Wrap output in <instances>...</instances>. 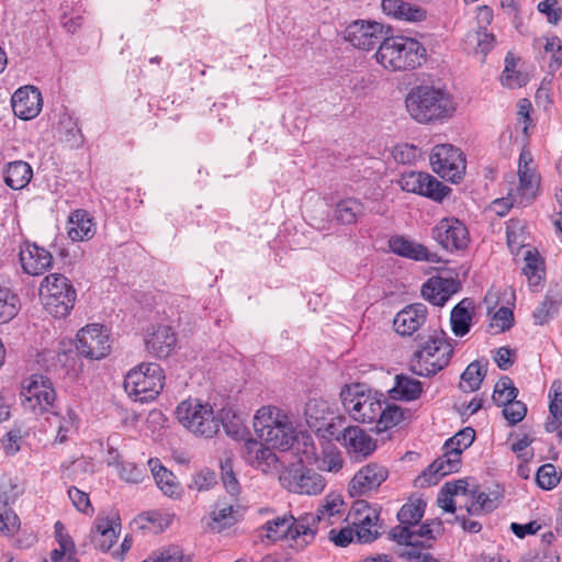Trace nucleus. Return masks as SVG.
Here are the masks:
<instances>
[{"instance_id": "nucleus-62", "label": "nucleus", "mask_w": 562, "mask_h": 562, "mask_svg": "<svg viewBox=\"0 0 562 562\" xmlns=\"http://www.w3.org/2000/svg\"><path fill=\"white\" fill-rule=\"evenodd\" d=\"M549 397L550 414L555 420H560L562 418V383L560 381H554L552 383Z\"/></svg>"}, {"instance_id": "nucleus-15", "label": "nucleus", "mask_w": 562, "mask_h": 562, "mask_svg": "<svg viewBox=\"0 0 562 562\" xmlns=\"http://www.w3.org/2000/svg\"><path fill=\"white\" fill-rule=\"evenodd\" d=\"M389 27L376 21L357 20L344 31V37L353 47L371 50L386 37Z\"/></svg>"}, {"instance_id": "nucleus-2", "label": "nucleus", "mask_w": 562, "mask_h": 562, "mask_svg": "<svg viewBox=\"0 0 562 562\" xmlns=\"http://www.w3.org/2000/svg\"><path fill=\"white\" fill-rule=\"evenodd\" d=\"M405 105L411 117L422 124L447 120L456 111L451 95L445 89L429 85L412 88Z\"/></svg>"}, {"instance_id": "nucleus-28", "label": "nucleus", "mask_w": 562, "mask_h": 562, "mask_svg": "<svg viewBox=\"0 0 562 562\" xmlns=\"http://www.w3.org/2000/svg\"><path fill=\"white\" fill-rule=\"evenodd\" d=\"M460 467L461 456L450 449H443V454L437 458L423 475L429 484H436L441 477L458 472Z\"/></svg>"}, {"instance_id": "nucleus-51", "label": "nucleus", "mask_w": 562, "mask_h": 562, "mask_svg": "<svg viewBox=\"0 0 562 562\" xmlns=\"http://www.w3.org/2000/svg\"><path fill=\"white\" fill-rule=\"evenodd\" d=\"M496 507V501L485 493L471 492L465 502L467 512L470 515H481L492 512Z\"/></svg>"}, {"instance_id": "nucleus-21", "label": "nucleus", "mask_w": 562, "mask_h": 562, "mask_svg": "<svg viewBox=\"0 0 562 562\" xmlns=\"http://www.w3.org/2000/svg\"><path fill=\"white\" fill-rule=\"evenodd\" d=\"M19 259L23 271L29 276H41L53 266L52 254L30 241L21 244Z\"/></svg>"}, {"instance_id": "nucleus-31", "label": "nucleus", "mask_w": 562, "mask_h": 562, "mask_svg": "<svg viewBox=\"0 0 562 562\" xmlns=\"http://www.w3.org/2000/svg\"><path fill=\"white\" fill-rule=\"evenodd\" d=\"M120 525L108 518H99L92 531L91 541L95 549L108 551L117 540Z\"/></svg>"}, {"instance_id": "nucleus-30", "label": "nucleus", "mask_w": 562, "mask_h": 562, "mask_svg": "<svg viewBox=\"0 0 562 562\" xmlns=\"http://www.w3.org/2000/svg\"><path fill=\"white\" fill-rule=\"evenodd\" d=\"M67 234L72 241L91 239L95 234L93 218L83 210L74 211L68 220Z\"/></svg>"}, {"instance_id": "nucleus-34", "label": "nucleus", "mask_w": 562, "mask_h": 562, "mask_svg": "<svg viewBox=\"0 0 562 562\" xmlns=\"http://www.w3.org/2000/svg\"><path fill=\"white\" fill-rule=\"evenodd\" d=\"M473 301L463 299L451 311L450 323L452 333L463 337L470 330L472 324Z\"/></svg>"}, {"instance_id": "nucleus-43", "label": "nucleus", "mask_w": 562, "mask_h": 562, "mask_svg": "<svg viewBox=\"0 0 562 562\" xmlns=\"http://www.w3.org/2000/svg\"><path fill=\"white\" fill-rule=\"evenodd\" d=\"M48 422L50 425H56V441L59 443L65 442L68 437L77 429V415L71 409H67L66 414L64 415L53 413L52 416L48 417Z\"/></svg>"}, {"instance_id": "nucleus-13", "label": "nucleus", "mask_w": 562, "mask_h": 562, "mask_svg": "<svg viewBox=\"0 0 562 562\" xmlns=\"http://www.w3.org/2000/svg\"><path fill=\"white\" fill-rule=\"evenodd\" d=\"M434 172L451 182L461 180L465 171L462 151L451 144L436 145L429 157Z\"/></svg>"}, {"instance_id": "nucleus-3", "label": "nucleus", "mask_w": 562, "mask_h": 562, "mask_svg": "<svg viewBox=\"0 0 562 562\" xmlns=\"http://www.w3.org/2000/svg\"><path fill=\"white\" fill-rule=\"evenodd\" d=\"M376 63L391 72L413 70L422 66L426 49L420 42L407 36H386L374 54Z\"/></svg>"}, {"instance_id": "nucleus-11", "label": "nucleus", "mask_w": 562, "mask_h": 562, "mask_svg": "<svg viewBox=\"0 0 562 562\" xmlns=\"http://www.w3.org/2000/svg\"><path fill=\"white\" fill-rule=\"evenodd\" d=\"M20 398L24 411L34 415H43L54 408L56 391L47 376L33 374L23 381Z\"/></svg>"}, {"instance_id": "nucleus-12", "label": "nucleus", "mask_w": 562, "mask_h": 562, "mask_svg": "<svg viewBox=\"0 0 562 562\" xmlns=\"http://www.w3.org/2000/svg\"><path fill=\"white\" fill-rule=\"evenodd\" d=\"M273 448L260 439L248 437L244 439L240 456L243 460L252 469L267 475H278L282 473V463L273 452Z\"/></svg>"}, {"instance_id": "nucleus-6", "label": "nucleus", "mask_w": 562, "mask_h": 562, "mask_svg": "<svg viewBox=\"0 0 562 562\" xmlns=\"http://www.w3.org/2000/svg\"><path fill=\"white\" fill-rule=\"evenodd\" d=\"M453 347L443 333L430 336L411 358V370L420 376H431L445 369Z\"/></svg>"}, {"instance_id": "nucleus-25", "label": "nucleus", "mask_w": 562, "mask_h": 562, "mask_svg": "<svg viewBox=\"0 0 562 562\" xmlns=\"http://www.w3.org/2000/svg\"><path fill=\"white\" fill-rule=\"evenodd\" d=\"M380 7L386 16L400 22L418 23L428 16L426 9L406 0H382Z\"/></svg>"}, {"instance_id": "nucleus-14", "label": "nucleus", "mask_w": 562, "mask_h": 562, "mask_svg": "<svg viewBox=\"0 0 562 562\" xmlns=\"http://www.w3.org/2000/svg\"><path fill=\"white\" fill-rule=\"evenodd\" d=\"M77 351L90 360L105 358L111 351L108 329L99 324H89L77 333Z\"/></svg>"}, {"instance_id": "nucleus-26", "label": "nucleus", "mask_w": 562, "mask_h": 562, "mask_svg": "<svg viewBox=\"0 0 562 562\" xmlns=\"http://www.w3.org/2000/svg\"><path fill=\"white\" fill-rule=\"evenodd\" d=\"M458 290L459 282L453 278L432 277L423 285L422 295L431 304L442 306Z\"/></svg>"}, {"instance_id": "nucleus-52", "label": "nucleus", "mask_w": 562, "mask_h": 562, "mask_svg": "<svg viewBox=\"0 0 562 562\" xmlns=\"http://www.w3.org/2000/svg\"><path fill=\"white\" fill-rule=\"evenodd\" d=\"M518 390L514 386L512 380L507 376H504L497 381L493 392V401L496 405H505L512 400L517 397Z\"/></svg>"}, {"instance_id": "nucleus-63", "label": "nucleus", "mask_w": 562, "mask_h": 562, "mask_svg": "<svg viewBox=\"0 0 562 562\" xmlns=\"http://www.w3.org/2000/svg\"><path fill=\"white\" fill-rule=\"evenodd\" d=\"M144 562H191L190 558L186 557L181 549L170 547L161 550L155 557L145 560Z\"/></svg>"}, {"instance_id": "nucleus-58", "label": "nucleus", "mask_w": 562, "mask_h": 562, "mask_svg": "<svg viewBox=\"0 0 562 562\" xmlns=\"http://www.w3.org/2000/svg\"><path fill=\"white\" fill-rule=\"evenodd\" d=\"M514 325V314L508 307H501L491 318L490 327L495 333H504Z\"/></svg>"}, {"instance_id": "nucleus-4", "label": "nucleus", "mask_w": 562, "mask_h": 562, "mask_svg": "<svg viewBox=\"0 0 562 562\" xmlns=\"http://www.w3.org/2000/svg\"><path fill=\"white\" fill-rule=\"evenodd\" d=\"M252 427L257 438L272 448L286 450L296 438L289 415L278 406L265 405L258 408Z\"/></svg>"}, {"instance_id": "nucleus-57", "label": "nucleus", "mask_w": 562, "mask_h": 562, "mask_svg": "<svg viewBox=\"0 0 562 562\" xmlns=\"http://www.w3.org/2000/svg\"><path fill=\"white\" fill-rule=\"evenodd\" d=\"M536 481L539 487L546 491H550L554 488L560 482V475L553 464L546 463L538 469Z\"/></svg>"}, {"instance_id": "nucleus-22", "label": "nucleus", "mask_w": 562, "mask_h": 562, "mask_svg": "<svg viewBox=\"0 0 562 562\" xmlns=\"http://www.w3.org/2000/svg\"><path fill=\"white\" fill-rule=\"evenodd\" d=\"M13 113L21 120L36 117L43 108L41 91L34 86L19 88L11 98Z\"/></svg>"}, {"instance_id": "nucleus-38", "label": "nucleus", "mask_w": 562, "mask_h": 562, "mask_svg": "<svg viewBox=\"0 0 562 562\" xmlns=\"http://www.w3.org/2000/svg\"><path fill=\"white\" fill-rule=\"evenodd\" d=\"M330 405L323 400L312 398L305 405V419L312 430H319L325 420L333 415Z\"/></svg>"}, {"instance_id": "nucleus-47", "label": "nucleus", "mask_w": 562, "mask_h": 562, "mask_svg": "<svg viewBox=\"0 0 562 562\" xmlns=\"http://www.w3.org/2000/svg\"><path fill=\"white\" fill-rule=\"evenodd\" d=\"M425 506L426 504L422 499L404 504L397 513V519L400 521L398 526H409V528H413L418 525L424 516Z\"/></svg>"}, {"instance_id": "nucleus-61", "label": "nucleus", "mask_w": 562, "mask_h": 562, "mask_svg": "<svg viewBox=\"0 0 562 562\" xmlns=\"http://www.w3.org/2000/svg\"><path fill=\"white\" fill-rule=\"evenodd\" d=\"M216 484V474L207 469L198 472L190 483L189 487L198 492L209 491Z\"/></svg>"}, {"instance_id": "nucleus-64", "label": "nucleus", "mask_w": 562, "mask_h": 562, "mask_svg": "<svg viewBox=\"0 0 562 562\" xmlns=\"http://www.w3.org/2000/svg\"><path fill=\"white\" fill-rule=\"evenodd\" d=\"M544 49L548 53H552V59L549 64L550 68L558 69L562 66V45L561 40L558 36H551L547 38Z\"/></svg>"}, {"instance_id": "nucleus-39", "label": "nucleus", "mask_w": 562, "mask_h": 562, "mask_svg": "<svg viewBox=\"0 0 562 562\" xmlns=\"http://www.w3.org/2000/svg\"><path fill=\"white\" fill-rule=\"evenodd\" d=\"M237 521L233 505L217 503L210 514L207 527L213 532H221Z\"/></svg>"}, {"instance_id": "nucleus-45", "label": "nucleus", "mask_w": 562, "mask_h": 562, "mask_svg": "<svg viewBox=\"0 0 562 562\" xmlns=\"http://www.w3.org/2000/svg\"><path fill=\"white\" fill-rule=\"evenodd\" d=\"M516 67L517 63L514 56L512 54H507L505 58V68L501 76V81L503 86L510 89H515L520 88L528 82V74L517 70Z\"/></svg>"}, {"instance_id": "nucleus-5", "label": "nucleus", "mask_w": 562, "mask_h": 562, "mask_svg": "<svg viewBox=\"0 0 562 562\" xmlns=\"http://www.w3.org/2000/svg\"><path fill=\"white\" fill-rule=\"evenodd\" d=\"M315 524L316 518L312 514L302 515L297 519L292 515H284L267 521L262 529L268 540L277 541L284 538L290 547L303 550L315 539Z\"/></svg>"}, {"instance_id": "nucleus-42", "label": "nucleus", "mask_w": 562, "mask_h": 562, "mask_svg": "<svg viewBox=\"0 0 562 562\" xmlns=\"http://www.w3.org/2000/svg\"><path fill=\"white\" fill-rule=\"evenodd\" d=\"M494 42V35L486 30L470 31L464 37L465 49L483 56L493 48Z\"/></svg>"}, {"instance_id": "nucleus-36", "label": "nucleus", "mask_w": 562, "mask_h": 562, "mask_svg": "<svg viewBox=\"0 0 562 562\" xmlns=\"http://www.w3.org/2000/svg\"><path fill=\"white\" fill-rule=\"evenodd\" d=\"M422 383L407 375H396L395 384L389 391L390 397L396 401H414L422 394Z\"/></svg>"}, {"instance_id": "nucleus-19", "label": "nucleus", "mask_w": 562, "mask_h": 562, "mask_svg": "<svg viewBox=\"0 0 562 562\" xmlns=\"http://www.w3.org/2000/svg\"><path fill=\"white\" fill-rule=\"evenodd\" d=\"M279 481L288 491L306 495H317L326 485L323 475L313 470H284Z\"/></svg>"}, {"instance_id": "nucleus-7", "label": "nucleus", "mask_w": 562, "mask_h": 562, "mask_svg": "<svg viewBox=\"0 0 562 562\" xmlns=\"http://www.w3.org/2000/svg\"><path fill=\"white\" fill-rule=\"evenodd\" d=\"M340 400L345 411L353 420L371 424L381 414L383 394L356 383L342 387Z\"/></svg>"}, {"instance_id": "nucleus-53", "label": "nucleus", "mask_w": 562, "mask_h": 562, "mask_svg": "<svg viewBox=\"0 0 562 562\" xmlns=\"http://www.w3.org/2000/svg\"><path fill=\"white\" fill-rule=\"evenodd\" d=\"M474 439V429L471 427H465L458 431L453 437L448 439L443 446V449H450L461 456V453L473 443Z\"/></svg>"}, {"instance_id": "nucleus-1", "label": "nucleus", "mask_w": 562, "mask_h": 562, "mask_svg": "<svg viewBox=\"0 0 562 562\" xmlns=\"http://www.w3.org/2000/svg\"><path fill=\"white\" fill-rule=\"evenodd\" d=\"M518 180L514 175L506 177V195L492 202V210L499 216H504L513 206H525L531 203L539 192L540 175L537 172L532 155L522 149L519 155Z\"/></svg>"}, {"instance_id": "nucleus-40", "label": "nucleus", "mask_w": 562, "mask_h": 562, "mask_svg": "<svg viewBox=\"0 0 562 562\" xmlns=\"http://www.w3.org/2000/svg\"><path fill=\"white\" fill-rule=\"evenodd\" d=\"M487 372V362L475 360L471 362L461 374L460 387L464 392H474L480 389Z\"/></svg>"}, {"instance_id": "nucleus-48", "label": "nucleus", "mask_w": 562, "mask_h": 562, "mask_svg": "<svg viewBox=\"0 0 562 562\" xmlns=\"http://www.w3.org/2000/svg\"><path fill=\"white\" fill-rule=\"evenodd\" d=\"M346 418L341 415H336L333 412V415L325 420L324 425L319 427V430H315V432L323 439L326 440H337L342 441V431L345 427Z\"/></svg>"}, {"instance_id": "nucleus-59", "label": "nucleus", "mask_w": 562, "mask_h": 562, "mask_svg": "<svg viewBox=\"0 0 562 562\" xmlns=\"http://www.w3.org/2000/svg\"><path fill=\"white\" fill-rule=\"evenodd\" d=\"M502 406L503 416L510 425L518 424L525 418L527 414L526 405L520 401H516V398Z\"/></svg>"}, {"instance_id": "nucleus-33", "label": "nucleus", "mask_w": 562, "mask_h": 562, "mask_svg": "<svg viewBox=\"0 0 562 562\" xmlns=\"http://www.w3.org/2000/svg\"><path fill=\"white\" fill-rule=\"evenodd\" d=\"M216 417L218 419V426L222 425L228 436L236 440L246 439L245 436L248 431L245 426V420L236 409L231 406H225L220 411Z\"/></svg>"}, {"instance_id": "nucleus-41", "label": "nucleus", "mask_w": 562, "mask_h": 562, "mask_svg": "<svg viewBox=\"0 0 562 562\" xmlns=\"http://www.w3.org/2000/svg\"><path fill=\"white\" fill-rule=\"evenodd\" d=\"M363 214H364L363 204L355 198H347V199L340 200L336 204L335 217L341 224H345V225L353 224V223H356L358 217L362 216Z\"/></svg>"}, {"instance_id": "nucleus-56", "label": "nucleus", "mask_w": 562, "mask_h": 562, "mask_svg": "<svg viewBox=\"0 0 562 562\" xmlns=\"http://www.w3.org/2000/svg\"><path fill=\"white\" fill-rule=\"evenodd\" d=\"M20 527L18 515L7 506L5 503H0V535L12 536Z\"/></svg>"}, {"instance_id": "nucleus-55", "label": "nucleus", "mask_w": 562, "mask_h": 562, "mask_svg": "<svg viewBox=\"0 0 562 562\" xmlns=\"http://www.w3.org/2000/svg\"><path fill=\"white\" fill-rule=\"evenodd\" d=\"M55 528V538L59 546V549L64 550L66 553V562H78L76 559V547L70 536L67 533L65 526L57 521L54 526Z\"/></svg>"}, {"instance_id": "nucleus-50", "label": "nucleus", "mask_w": 562, "mask_h": 562, "mask_svg": "<svg viewBox=\"0 0 562 562\" xmlns=\"http://www.w3.org/2000/svg\"><path fill=\"white\" fill-rule=\"evenodd\" d=\"M384 401L381 403V414L378 415L376 418V427L380 431L390 429L396 425H398L403 417V409L395 404H386L383 406Z\"/></svg>"}, {"instance_id": "nucleus-37", "label": "nucleus", "mask_w": 562, "mask_h": 562, "mask_svg": "<svg viewBox=\"0 0 562 562\" xmlns=\"http://www.w3.org/2000/svg\"><path fill=\"white\" fill-rule=\"evenodd\" d=\"M390 248L394 254L415 260H428V249L403 236H394L390 239Z\"/></svg>"}, {"instance_id": "nucleus-49", "label": "nucleus", "mask_w": 562, "mask_h": 562, "mask_svg": "<svg viewBox=\"0 0 562 562\" xmlns=\"http://www.w3.org/2000/svg\"><path fill=\"white\" fill-rule=\"evenodd\" d=\"M525 262L522 271L528 279L529 285L537 286L544 274L543 261L537 252L528 250L525 254Z\"/></svg>"}, {"instance_id": "nucleus-54", "label": "nucleus", "mask_w": 562, "mask_h": 562, "mask_svg": "<svg viewBox=\"0 0 562 562\" xmlns=\"http://www.w3.org/2000/svg\"><path fill=\"white\" fill-rule=\"evenodd\" d=\"M318 468L323 471L338 472L344 464L340 451L334 446L328 445L321 459H318Z\"/></svg>"}, {"instance_id": "nucleus-29", "label": "nucleus", "mask_w": 562, "mask_h": 562, "mask_svg": "<svg viewBox=\"0 0 562 562\" xmlns=\"http://www.w3.org/2000/svg\"><path fill=\"white\" fill-rule=\"evenodd\" d=\"M434 526L439 529L440 524H423L419 527L416 525L413 528H409V526H396L392 529L391 533L398 544L418 547L423 546L425 540L434 538Z\"/></svg>"}, {"instance_id": "nucleus-8", "label": "nucleus", "mask_w": 562, "mask_h": 562, "mask_svg": "<svg viewBox=\"0 0 562 562\" xmlns=\"http://www.w3.org/2000/svg\"><path fill=\"white\" fill-rule=\"evenodd\" d=\"M76 290L60 273L46 276L40 284V297L45 311L56 318L66 317L74 308Z\"/></svg>"}, {"instance_id": "nucleus-9", "label": "nucleus", "mask_w": 562, "mask_h": 562, "mask_svg": "<svg viewBox=\"0 0 562 562\" xmlns=\"http://www.w3.org/2000/svg\"><path fill=\"white\" fill-rule=\"evenodd\" d=\"M164 381V370L158 363H140L125 375L124 389L135 402H148L160 393Z\"/></svg>"}, {"instance_id": "nucleus-24", "label": "nucleus", "mask_w": 562, "mask_h": 562, "mask_svg": "<svg viewBox=\"0 0 562 562\" xmlns=\"http://www.w3.org/2000/svg\"><path fill=\"white\" fill-rule=\"evenodd\" d=\"M428 311L422 303L405 306L394 317L393 326L401 336H412L427 321Z\"/></svg>"}, {"instance_id": "nucleus-17", "label": "nucleus", "mask_w": 562, "mask_h": 562, "mask_svg": "<svg viewBox=\"0 0 562 562\" xmlns=\"http://www.w3.org/2000/svg\"><path fill=\"white\" fill-rule=\"evenodd\" d=\"M349 518L355 527L359 542L368 543L379 536V510L367 501L358 499L353 503Z\"/></svg>"}, {"instance_id": "nucleus-46", "label": "nucleus", "mask_w": 562, "mask_h": 562, "mask_svg": "<svg viewBox=\"0 0 562 562\" xmlns=\"http://www.w3.org/2000/svg\"><path fill=\"white\" fill-rule=\"evenodd\" d=\"M344 502L339 496H331L326 498V503L318 508L317 514L314 515L316 522H326L334 525L337 519L342 517Z\"/></svg>"}, {"instance_id": "nucleus-35", "label": "nucleus", "mask_w": 562, "mask_h": 562, "mask_svg": "<svg viewBox=\"0 0 562 562\" xmlns=\"http://www.w3.org/2000/svg\"><path fill=\"white\" fill-rule=\"evenodd\" d=\"M33 177L32 167L23 160L9 162L4 169V182L13 190L25 188Z\"/></svg>"}, {"instance_id": "nucleus-10", "label": "nucleus", "mask_w": 562, "mask_h": 562, "mask_svg": "<svg viewBox=\"0 0 562 562\" xmlns=\"http://www.w3.org/2000/svg\"><path fill=\"white\" fill-rule=\"evenodd\" d=\"M176 415L179 423L196 436L212 438L218 431V419L209 403L199 400L182 401Z\"/></svg>"}, {"instance_id": "nucleus-16", "label": "nucleus", "mask_w": 562, "mask_h": 562, "mask_svg": "<svg viewBox=\"0 0 562 562\" xmlns=\"http://www.w3.org/2000/svg\"><path fill=\"white\" fill-rule=\"evenodd\" d=\"M398 184L403 191L442 201L450 193V188L436 180L431 175L422 171L404 172Z\"/></svg>"}, {"instance_id": "nucleus-23", "label": "nucleus", "mask_w": 562, "mask_h": 562, "mask_svg": "<svg viewBox=\"0 0 562 562\" xmlns=\"http://www.w3.org/2000/svg\"><path fill=\"white\" fill-rule=\"evenodd\" d=\"M342 446L351 459L360 461L376 449V441L358 426H348L342 431Z\"/></svg>"}, {"instance_id": "nucleus-32", "label": "nucleus", "mask_w": 562, "mask_h": 562, "mask_svg": "<svg viewBox=\"0 0 562 562\" xmlns=\"http://www.w3.org/2000/svg\"><path fill=\"white\" fill-rule=\"evenodd\" d=\"M148 465L159 490L171 498H179L181 487L173 473L167 470L158 459H149Z\"/></svg>"}, {"instance_id": "nucleus-27", "label": "nucleus", "mask_w": 562, "mask_h": 562, "mask_svg": "<svg viewBox=\"0 0 562 562\" xmlns=\"http://www.w3.org/2000/svg\"><path fill=\"white\" fill-rule=\"evenodd\" d=\"M146 349L153 356L164 359L171 355L177 345V337L171 327H156L145 340Z\"/></svg>"}, {"instance_id": "nucleus-20", "label": "nucleus", "mask_w": 562, "mask_h": 562, "mask_svg": "<svg viewBox=\"0 0 562 562\" xmlns=\"http://www.w3.org/2000/svg\"><path fill=\"white\" fill-rule=\"evenodd\" d=\"M389 476L383 465L369 463L362 467L349 483V493L352 497L362 496L375 491Z\"/></svg>"}, {"instance_id": "nucleus-60", "label": "nucleus", "mask_w": 562, "mask_h": 562, "mask_svg": "<svg viewBox=\"0 0 562 562\" xmlns=\"http://www.w3.org/2000/svg\"><path fill=\"white\" fill-rule=\"evenodd\" d=\"M557 313V304L555 302L550 299L546 297L541 304L535 310L532 317L535 321V324L537 325H543L548 323L553 315Z\"/></svg>"}, {"instance_id": "nucleus-44", "label": "nucleus", "mask_w": 562, "mask_h": 562, "mask_svg": "<svg viewBox=\"0 0 562 562\" xmlns=\"http://www.w3.org/2000/svg\"><path fill=\"white\" fill-rule=\"evenodd\" d=\"M21 308L19 296L9 288L0 286V324L14 318Z\"/></svg>"}, {"instance_id": "nucleus-18", "label": "nucleus", "mask_w": 562, "mask_h": 562, "mask_svg": "<svg viewBox=\"0 0 562 562\" xmlns=\"http://www.w3.org/2000/svg\"><path fill=\"white\" fill-rule=\"evenodd\" d=\"M432 238L450 252L464 249L470 241L468 228L456 217L440 220L432 228Z\"/></svg>"}]
</instances>
